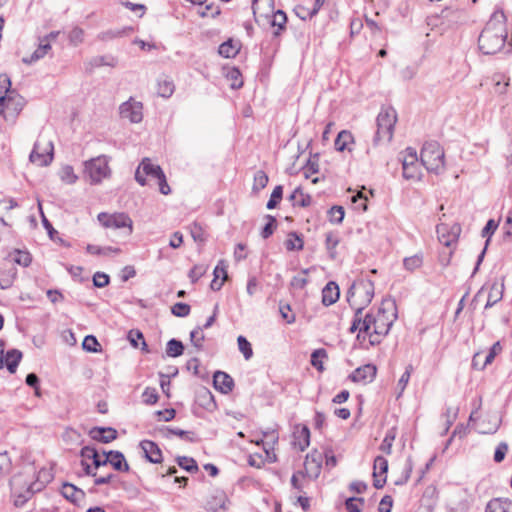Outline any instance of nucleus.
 <instances>
[{
	"mask_svg": "<svg viewBox=\"0 0 512 512\" xmlns=\"http://www.w3.org/2000/svg\"><path fill=\"white\" fill-rule=\"evenodd\" d=\"M365 316L364 331L368 333L369 343L372 346L378 345L397 319L396 304L392 300H383L375 312L370 311Z\"/></svg>",
	"mask_w": 512,
	"mask_h": 512,
	"instance_id": "nucleus-1",
	"label": "nucleus"
},
{
	"mask_svg": "<svg viewBox=\"0 0 512 512\" xmlns=\"http://www.w3.org/2000/svg\"><path fill=\"white\" fill-rule=\"evenodd\" d=\"M506 39L505 15L503 12H495L479 36V49L483 54L493 55L503 48Z\"/></svg>",
	"mask_w": 512,
	"mask_h": 512,
	"instance_id": "nucleus-2",
	"label": "nucleus"
},
{
	"mask_svg": "<svg viewBox=\"0 0 512 512\" xmlns=\"http://www.w3.org/2000/svg\"><path fill=\"white\" fill-rule=\"evenodd\" d=\"M51 469L42 468L34 481L24 479L22 474L15 475L10 480L11 492L16 507L23 506L36 492H40L53 480Z\"/></svg>",
	"mask_w": 512,
	"mask_h": 512,
	"instance_id": "nucleus-3",
	"label": "nucleus"
},
{
	"mask_svg": "<svg viewBox=\"0 0 512 512\" xmlns=\"http://www.w3.org/2000/svg\"><path fill=\"white\" fill-rule=\"evenodd\" d=\"M374 297V283L367 278H359L353 282L347 292V301L350 306L361 312L368 306Z\"/></svg>",
	"mask_w": 512,
	"mask_h": 512,
	"instance_id": "nucleus-4",
	"label": "nucleus"
},
{
	"mask_svg": "<svg viewBox=\"0 0 512 512\" xmlns=\"http://www.w3.org/2000/svg\"><path fill=\"white\" fill-rule=\"evenodd\" d=\"M422 165L436 174L441 173L445 167V153L437 141H427L420 153Z\"/></svg>",
	"mask_w": 512,
	"mask_h": 512,
	"instance_id": "nucleus-5",
	"label": "nucleus"
},
{
	"mask_svg": "<svg viewBox=\"0 0 512 512\" xmlns=\"http://www.w3.org/2000/svg\"><path fill=\"white\" fill-rule=\"evenodd\" d=\"M397 121L396 111L391 108H382L377 116V131L374 136V144L390 142L393 137L394 126Z\"/></svg>",
	"mask_w": 512,
	"mask_h": 512,
	"instance_id": "nucleus-6",
	"label": "nucleus"
},
{
	"mask_svg": "<svg viewBox=\"0 0 512 512\" xmlns=\"http://www.w3.org/2000/svg\"><path fill=\"white\" fill-rule=\"evenodd\" d=\"M54 146L52 141L38 139L30 153L29 159L37 166L43 167L49 165L53 160Z\"/></svg>",
	"mask_w": 512,
	"mask_h": 512,
	"instance_id": "nucleus-7",
	"label": "nucleus"
},
{
	"mask_svg": "<svg viewBox=\"0 0 512 512\" xmlns=\"http://www.w3.org/2000/svg\"><path fill=\"white\" fill-rule=\"evenodd\" d=\"M85 175L90 179L91 183H99L106 178L110 169L106 156H98L85 162Z\"/></svg>",
	"mask_w": 512,
	"mask_h": 512,
	"instance_id": "nucleus-8",
	"label": "nucleus"
},
{
	"mask_svg": "<svg viewBox=\"0 0 512 512\" xmlns=\"http://www.w3.org/2000/svg\"><path fill=\"white\" fill-rule=\"evenodd\" d=\"M97 218L101 225L105 228H128V234L132 233L133 222L126 213L109 214L106 212H101L98 214Z\"/></svg>",
	"mask_w": 512,
	"mask_h": 512,
	"instance_id": "nucleus-9",
	"label": "nucleus"
},
{
	"mask_svg": "<svg viewBox=\"0 0 512 512\" xmlns=\"http://www.w3.org/2000/svg\"><path fill=\"white\" fill-rule=\"evenodd\" d=\"M402 175L407 180L420 179L417 152L414 148L408 147L402 159Z\"/></svg>",
	"mask_w": 512,
	"mask_h": 512,
	"instance_id": "nucleus-10",
	"label": "nucleus"
},
{
	"mask_svg": "<svg viewBox=\"0 0 512 512\" xmlns=\"http://www.w3.org/2000/svg\"><path fill=\"white\" fill-rule=\"evenodd\" d=\"M24 106V99L15 90L0 96V114L5 116V110L13 116L20 113Z\"/></svg>",
	"mask_w": 512,
	"mask_h": 512,
	"instance_id": "nucleus-11",
	"label": "nucleus"
},
{
	"mask_svg": "<svg viewBox=\"0 0 512 512\" xmlns=\"http://www.w3.org/2000/svg\"><path fill=\"white\" fill-rule=\"evenodd\" d=\"M164 172L159 165L151 163L149 158H144L135 172V180L141 185H146V177L150 176L154 179H159L163 176Z\"/></svg>",
	"mask_w": 512,
	"mask_h": 512,
	"instance_id": "nucleus-12",
	"label": "nucleus"
},
{
	"mask_svg": "<svg viewBox=\"0 0 512 512\" xmlns=\"http://www.w3.org/2000/svg\"><path fill=\"white\" fill-rule=\"evenodd\" d=\"M436 231L440 243H442L446 247H449L453 243L457 242L461 232V227L459 224L448 226L447 224L442 223L437 225Z\"/></svg>",
	"mask_w": 512,
	"mask_h": 512,
	"instance_id": "nucleus-13",
	"label": "nucleus"
},
{
	"mask_svg": "<svg viewBox=\"0 0 512 512\" xmlns=\"http://www.w3.org/2000/svg\"><path fill=\"white\" fill-rule=\"evenodd\" d=\"M142 108V103L130 99L121 104L119 110L122 118H127L132 123H139L143 118Z\"/></svg>",
	"mask_w": 512,
	"mask_h": 512,
	"instance_id": "nucleus-14",
	"label": "nucleus"
},
{
	"mask_svg": "<svg viewBox=\"0 0 512 512\" xmlns=\"http://www.w3.org/2000/svg\"><path fill=\"white\" fill-rule=\"evenodd\" d=\"M377 369L372 364H366L355 369L350 375L349 379L355 383H369L376 377Z\"/></svg>",
	"mask_w": 512,
	"mask_h": 512,
	"instance_id": "nucleus-15",
	"label": "nucleus"
},
{
	"mask_svg": "<svg viewBox=\"0 0 512 512\" xmlns=\"http://www.w3.org/2000/svg\"><path fill=\"white\" fill-rule=\"evenodd\" d=\"M213 384L216 390L223 394H228L233 390V378L223 371H216L213 376Z\"/></svg>",
	"mask_w": 512,
	"mask_h": 512,
	"instance_id": "nucleus-16",
	"label": "nucleus"
},
{
	"mask_svg": "<svg viewBox=\"0 0 512 512\" xmlns=\"http://www.w3.org/2000/svg\"><path fill=\"white\" fill-rule=\"evenodd\" d=\"M140 446L144 452L145 458L151 463H161L162 461V452L159 446L150 440H143L140 443Z\"/></svg>",
	"mask_w": 512,
	"mask_h": 512,
	"instance_id": "nucleus-17",
	"label": "nucleus"
},
{
	"mask_svg": "<svg viewBox=\"0 0 512 512\" xmlns=\"http://www.w3.org/2000/svg\"><path fill=\"white\" fill-rule=\"evenodd\" d=\"M322 458V453L318 452L317 450L307 454L305 460V469L307 473H309L311 476H314L315 478L318 477L321 469Z\"/></svg>",
	"mask_w": 512,
	"mask_h": 512,
	"instance_id": "nucleus-18",
	"label": "nucleus"
},
{
	"mask_svg": "<svg viewBox=\"0 0 512 512\" xmlns=\"http://www.w3.org/2000/svg\"><path fill=\"white\" fill-rule=\"evenodd\" d=\"M364 321H366V316H363V312L360 311V309H356L354 312L352 324L349 328L350 333H354L358 331L357 334V340L358 341H364L366 337H368V333L364 331Z\"/></svg>",
	"mask_w": 512,
	"mask_h": 512,
	"instance_id": "nucleus-19",
	"label": "nucleus"
},
{
	"mask_svg": "<svg viewBox=\"0 0 512 512\" xmlns=\"http://www.w3.org/2000/svg\"><path fill=\"white\" fill-rule=\"evenodd\" d=\"M61 494L70 502L80 505L85 498L83 490L77 488L75 485L70 483H64L61 488Z\"/></svg>",
	"mask_w": 512,
	"mask_h": 512,
	"instance_id": "nucleus-20",
	"label": "nucleus"
},
{
	"mask_svg": "<svg viewBox=\"0 0 512 512\" xmlns=\"http://www.w3.org/2000/svg\"><path fill=\"white\" fill-rule=\"evenodd\" d=\"M340 296V290L336 282L330 281L322 289V303L325 306H331L337 302Z\"/></svg>",
	"mask_w": 512,
	"mask_h": 512,
	"instance_id": "nucleus-21",
	"label": "nucleus"
},
{
	"mask_svg": "<svg viewBox=\"0 0 512 512\" xmlns=\"http://www.w3.org/2000/svg\"><path fill=\"white\" fill-rule=\"evenodd\" d=\"M103 456H107L108 463L112 465V467L117 471H129V465L126 462V459L122 452L120 451H103Z\"/></svg>",
	"mask_w": 512,
	"mask_h": 512,
	"instance_id": "nucleus-22",
	"label": "nucleus"
},
{
	"mask_svg": "<svg viewBox=\"0 0 512 512\" xmlns=\"http://www.w3.org/2000/svg\"><path fill=\"white\" fill-rule=\"evenodd\" d=\"M485 512H512V501L495 498L488 502Z\"/></svg>",
	"mask_w": 512,
	"mask_h": 512,
	"instance_id": "nucleus-23",
	"label": "nucleus"
},
{
	"mask_svg": "<svg viewBox=\"0 0 512 512\" xmlns=\"http://www.w3.org/2000/svg\"><path fill=\"white\" fill-rule=\"evenodd\" d=\"M22 359V352L17 349L8 350L4 357V366L10 373H15Z\"/></svg>",
	"mask_w": 512,
	"mask_h": 512,
	"instance_id": "nucleus-24",
	"label": "nucleus"
},
{
	"mask_svg": "<svg viewBox=\"0 0 512 512\" xmlns=\"http://www.w3.org/2000/svg\"><path fill=\"white\" fill-rule=\"evenodd\" d=\"M503 289L504 285L503 283L494 282L491 287L488 294V299L485 304V308H490L494 306L497 302H499L503 297Z\"/></svg>",
	"mask_w": 512,
	"mask_h": 512,
	"instance_id": "nucleus-25",
	"label": "nucleus"
},
{
	"mask_svg": "<svg viewBox=\"0 0 512 512\" xmlns=\"http://www.w3.org/2000/svg\"><path fill=\"white\" fill-rule=\"evenodd\" d=\"M49 50H51L50 43L41 39L38 48L31 54L30 57H24L22 61L25 64H32L42 59L48 53Z\"/></svg>",
	"mask_w": 512,
	"mask_h": 512,
	"instance_id": "nucleus-26",
	"label": "nucleus"
},
{
	"mask_svg": "<svg viewBox=\"0 0 512 512\" xmlns=\"http://www.w3.org/2000/svg\"><path fill=\"white\" fill-rule=\"evenodd\" d=\"M132 30H133L132 27H124V28H121V29H109V30L100 32L97 35V38L100 41L107 42V41H111V40L116 39V38H121V37L127 35Z\"/></svg>",
	"mask_w": 512,
	"mask_h": 512,
	"instance_id": "nucleus-27",
	"label": "nucleus"
},
{
	"mask_svg": "<svg viewBox=\"0 0 512 512\" xmlns=\"http://www.w3.org/2000/svg\"><path fill=\"white\" fill-rule=\"evenodd\" d=\"M287 16L282 10H278L271 16L270 24L275 27L276 30L273 32L274 36H279L286 28Z\"/></svg>",
	"mask_w": 512,
	"mask_h": 512,
	"instance_id": "nucleus-28",
	"label": "nucleus"
},
{
	"mask_svg": "<svg viewBox=\"0 0 512 512\" xmlns=\"http://www.w3.org/2000/svg\"><path fill=\"white\" fill-rule=\"evenodd\" d=\"M17 275V269L10 266L7 269H0V287L1 289H8L12 286L14 279Z\"/></svg>",
	"mask_w": 512,
	"mask_h": 512,
	"instance_id": "nucleus-29",
	"label": "nucleus"
},
{
	"mask_svg": "<svg viewBox=\"0 0 512 512\" xmlns=\"http://www.w3.org/2000/svg\"><path fill=\"white\" fill-rule=\"evenodd\" d=\"M86 251L89 254L92 255H99V256H110L112 254H119L121 252L120 248L118 247H112V246H106V247H100L92 244H88L86 246Z\"/></svg>",
	"mask_w": 512,
	"mask_h": 512,
	"instance_id": "nucleus-30",
	"label": "nucleus"
},
{
	"mask_svg": "<svg viewBox=\"0 0 512 512\" xmlns=\"http://www.w3.org/2000/svg\"><path fill=\"white\" fill-rule=\"evenodd\" d=\"M290 200L293 202L294 206L298 205L300 207H308L312 202L311 196L305 194L300 187H297L293 191L290 195Z\"/></svg>",
	"mask_w": 512,
	"mask_h": 512,
	"instance_id": "nucleus-31",
	"label": "nucleus"
},
{
	"mask_svg": "<svg viewBox=\"0 0 512 512\" xmlns=\"http://www.w3.org/2000/svg\"><path fill=\"white\" fill-rule=\"evenodd\" d=\"M238 52L239 47L232 39L223 42L218 48V53L225 58L235 57Z\"/></svg>",
	"mask_w": 512,
	"mask_h": 512,
	"instance_id": "nucleus-32",
	"label": "nucleus"
},
{
	"mask_svg": "<svg viewBox=\"0 0 512 512\" xmlns=\"http://www.w3.org/2000/svg\"><path fill=\"white\" fill-rule=\"evenodd\" d=\"M285 248L288 251L302 250L304 243L302 238L296 232H290L284 242Z\"/></svg>",
	"mask_w": 512,
	"mask_h": 512,
	"instance_id": "nucleus-33",
	"label": "nucleus"
},
{
	"mask_svg": "<svg viewBox=\"0 0 512 512\" xmlns=\"http://www.w3.org/2000/svg\"><path fill=\"white\" fill-rule=\"evenodd\" d=\"M184 352V345L180 340L170 339L166 344V354L169 357H179Z\"/></svg>",
	"mask_w": 512,
	"mask_h": 512,
	"instance_id": "nucleus-34",
	"label": "nucleus"
},
{
	"mask_svg": "<svg viewBox=\"0 0 512 512\" xmlns=\"http://www.w3.org/2000/svg\"><path fill=\"white\" fill-rule=\"evenodd\" d=\"M353 141L352 134L349 131L343 130L341 131L336 139H335V148L338 151H344L345 149H349L348 145Z\"/></svg>",
	"mask_w": 512,
	"mask_h": 512,
	"instance_id": "nucleus-35",
	"label": "nucleus"
},
{
	"mask_svg": "<svg viewBox=\"0 0 512 512\" xmlns=\"http://www.w3.org/2000/svg\"><path fill=\"white\" fill-rule=\"evenodd\" d=\"M327 357L328 355L325 349H316L311 354V365L318 371L322 372L324 370L323 359H326Z\"/></svg>",
	"mask_w": 512,
	"mask_h": 512,
	"instance_id": "nucleus-36",
	"label": "nucleus"
},
{
	"mask_svg": "<svg viewBox=\"0 0 512 512\" xmlns=\"http://www.w3.org/2000/svg\"><path fill=\"white\" fill-rule=\"evenodd\" d=\"M174 84L171 80H159L157 84V93L163 98H169L174 92Z\"/></svg>",
	"mask_w": 512,
	"mask_h": 512,
	"instance_id": "nucleus-37",
	"label": "nucleus"
},
{
	"mask_svg": "<svg viewBox=\"0 0 512 512\" xmlns=\"http://www.w3.org/2000/svg\"><path fill=\"white\" fill-rule=\"evenodd\" d=\"M339 244V237L337 234L333 232H329L326 234L325 246L329 253L330 258H336V247Z\"/></svg>",
	"mask_w": 512,
	"mask_h": 512,
	"instance_id": "nucleus-38",
	"label": "nucleus"
},
{
	"mask_svg": "<svg viewBox=\"0 0 512 512\" xmlns=\"http://www.w3.org/2000/svg\"><path fill=\"white\" fill-rule=\"evenodd\" d=\"M82 348L87 352L96 353L101 351V345L94 335H87L83 342Z\"/></svg>",
	"mask_w": 512,
	"mask_h": 512,
	"instance_id": "nucleus-39",
	"label": "nucleus"
},
{
	"mask_svg": "<svg viewBox=\"0 0 512 512\" xmlns=\"http://www.w3.org/2000/svg\"><path fill=\"white\" fill-rule=\"evenodd\" d=\"M396 437L395 429L392 428L386 432V435L380 445V450L386 454H391L392 445Z\"/></svg>",
	"mask_w": 512,
	"mask_h": 512,
	"instance_id": "nucleus-40",
	"label": "nucleus"
},
{
	"mask_svg": "<svg viewBox=\"0 0 512 512\" xmlns=\"http://www.w3.org/2000/svg\"><path fill=\"white\" fill-rule=\"evenodd\" d=\"M177 463L178 465L186 470L187 472L194 473L198 471V465L197 462L190 457L186 456H179L177 457Z\"/></svg>",
	"mask_w": 512,
	"mask_h": 512,
	"instance_id": "nucleus-41",
	"label": "nucleus"
},
{
	"mask_svg": "<svg viewBox=\"0 0 512 512\" xmlns=\"http://www.w3.org/2000/svg\"><path fill=\"white\" fill-rule=\"evenodd\" d=\"M283 197V187L281 185H277L270 196V199L268 200L266 207L267 209H274L277 207L279 202L281 201Z\"/></svg>",
	"mask_w": 512,
	"mask_h": 512,
	"instance_id": "nucleus-42",
	"label": "nucleus"
},
{
	"mask_svg": "<svg viewBox=\"0 0 512 512\" xmlns=\"http://www.w3.org/2000/svg\"><path fill=\"white\" fill-rule=\"evenodd\" d=\"M237 343L238 348L242 352L244 358L246 360H249L253 355V350L250 342L244 336H239L237 338Z\"/></svg>",
	"mask_w": 512,
	"mask_h": 512,
	"instance_id": "nucleus-43",
	"label": "nucleus"
},
{
	"mask_svg": "<svg viewBox=\"0 0 512 512\" xmlns=\"http://www.w3.org/2000/svg\"><path fill=\"white\" fill-rule=\"evenodd\" d=\"M268 181H269V179H268L267 174L262 170H258L254 174L253 190L259 191V190L265 188L268 184Z\"/></svg>",
	"mask_w": 512,
	"mask_h": 512,
	"instance_id": "nucleus-44",
	"label": "nucleus"
},
{
	"mask_svg": "<svg viewBox=\"0 0 512 512\" xmlns=\"http://www.w3.org/2000/svg\"><path fill=\"white\" fill-rule=\"evenodd\" d=\"M172 435L178 436L190 442L194 440L193 433L190 431H185L179 428H166L165 437H171Z\"/></svg>",
	"mask_w": 512,
	"mask_h": 512,
	"instance_id": "nucleus-45",
	"label": "nucleus"
},
{
	"mask_svg": "<svg viewBox=\"0 0 512 512\" xmlns=\"http://www.w3.org/2000/svg\"><path fill=\"white\" fill-rule=\"evenodd\" d=\"M266 219L268 222L266 223V225L263 227V229L261 231V236L264 239L269 238L274 233V230L277 227V221L274 216L266 215Z\"/></svg>",
	"mask_w": 512,
	"mask_h": 512,
	"instance_id": "nucleus-46",
	"label": "nucleus"
},
{
	"mask_svg": "<svg viewBox=\"0 0 512 512\" xmlns=\"http://www.w3.org/2000/svg\"><path fill=\"white\" fill-rule=\"evenodd\" d=\"M388 471V461L383 456H377L374 459L373 465V473H378L379 475L386 476Z\"/></svg>",
	"mask_w": 512,
	"mask_h": 512,
	"instance_id": "nucleus-47",
	"label": "nucleus"
},
{
	"mask_svg": "<svg viewBox=\"0 0 512 512\" xmlns=\"http://www.w3.org/2000/svg\"><path fill=\"white\" fill-rule=\"evenodd\" d=\"M501 349L502 348L499 342L494 343L489 349V352L484 356L483 363L479 368L484 369L487 365L491 364L495 356L501 351Z\"/></svg>",
	"mask_w": 512,
	"mask_h": 512,
	"instance_id": "nucleus-48",
	"label": "nucleus"
},
{
	"mask_svg": "<svg viewBox=\"0 0 512 512\" xmlns=\"http://www.w3.org/2000/svg\"><path fill=\"white\" fill-rule=\"evenodd\" d=\"M190 339L192 344L197 348V350L202 349L205 336L202 333V328L200 326L196 327L194 330L191 331Z\"/></svg>",
	"mask_w": 512,
	"mask_h": 512,
	"instance_id": "nucleus-49",
	"label": "nucleus"
},
{
	"mask_svg": "<svg viewBox=\"0 0 512 512\" xmlns=\"http://www.w3.org/2000/svg\"><path fill=\"white\" fill-rule=\"evenodd\" d=\"M364 499L359 497H350L345 501V507L348 512H361V506L364 505Z\"/></svg>",
	"mask_w": 512,
	"mask_h": 512,
	"instance_id": "nucleus-50",
	"label": "nucleus"
},
{
	"mask_svg": "<svg viewBox=\"0 0 512 512\" xmlns=\"http://www.w3.org/2000/svg\"><path fill=\"white\" fill-rule=\"evenodd\" d=\"M159 399L157 390L152 387H147L142 393V400L147 405L156 404Z\"/></svg>",
	"mask_w": 512,
	"mask_h": 512,
	"instance_id": "nucleus-51",
	"label": "nucleus"
},
{
	"mask_svg": "<svg viewBox=\"0 0 512 512\" xmlns=\"http://www.w3.org/2000/svg\"><path fill=\"white\" fill-rule=\"evenodd\" d=\"M208 270V266L205 264L195 265L189 272V278L192 283L197 282Z\"/></svg>",
	"mask_w": 512,
	"mask_h": 512,
	"instance_id": "nucleus-52",
	"label": "nucleus"
},
{
	"mask_svg": "<svg viewBox=\"0 0 512 512\" xmlns=\"http://www.w3.org/2000/svg\"><path fill=\"white\" fill-rule=\"evenodd\" d=\"M13 261L23 267H28L31 264L32 258L27 251L15 250Z\"/></svg>",
	"mask_w": 512,
	"mask_h": 512,
	"instance_id": "nucleus-53",
	"label": "nucleus"
},
{
	"mask_svg": "<svg viewBox=\"0 0 512 512\" xmlns=\"http://www.w3.org/2000/svg\"><path fill=\"white\" fill-rule=\"evenodd\" d=\"M60 178L62 181L68 184H74L78 179V177L74 173L73 167L69 165L61 169Z\"/></svg>",
	"mask_w": 512,
	"mask_h": 512,
	"instance_id": "nucleus-54",
	"label": "nucleus"
},
{
	"mask_svg": "<svg viewBox=\"0 0 512 512\" xmlns=\"http://www.w3.org/2000/svg\"><path fill=\"white\" fill-rule=\"evenodd\" d=\"M422 257L420 255H413L411 257H406L403 261V265L405 269L409 271H414L422 265Z\"/></svg>",
	"mask_w": 512,
	"mask_h": 512,
	"instance_id": "nucleus-55",
	"label": "nucleus"
},
{
	"mask_svg": "<svg viewBox=\"0 0 512 512\" xmlns=\"http://www.w3.org/2000/svg\"><path fill=\"white\" fill-rule=\"evenodd\" d=\"M344 208L342 206H333L329 210L330 222L340 224L344 219Z\"/></svg>",
	"mask_w": 512,
	"mask_h": 512,
	"instance_id": "nucleus-56",
	"label": "nucleus"
},
{
	"mask_svg": "<svg viewBox=\"0 0 512 512\" xmlns=\"http://www.w3.org/2000/svg\"><path fill=\"white\" fill-rule=\"evenodd\" d=\"M12 462L6 451L0 452V476L8 474L11 471Z\"/></svg>",
	"mask_w": 512,
	"mask_h": 512,
	"instance_id": "nucleus-57",
	"label": "nucleus"
},
{
	"mask_svg": "<svg viewBox=\"0 0 512 512\" xmlns=\"http://www.w3.org/2000/svg\"><path fill=\"white\" fill-rule=\"evenodd\" d=\"M84 40V30L80 27H74L69 33V41L72 45L77 46Z\"/></svg>",
	"mask_w": 512,
	"mask_h": 512,
	"instance_id": "nucleus-58",
	"label": "nucleus"
},
{
	"mask_svg": "<svg viewBox=\"0 0 512 512\" xmlns=\"http://www.w3.org/2000/svg\"><path fill=\"white\" fill-rule=\"evenodd\" d=\"M171 312L177 317H186L190 313V306L186 303L178 302L172 306Z\"/></svg>",
	"mask_w": 512,
	"mask_h": 512,
	"instance_id": "nucleus-59",
	"label": "nucleus"
},
{
	"mask_svg": "<svg viewBox=\"0 0 512 512\" xmlns=\"http://www.w3.org/2000/svg\"><path fill=\"white\" fill-rule=\"evenodd\" d=\"M279 312L282 316V318L288 323V324H292L295 322V315L290 313L291 312V307L289 304H286V303H282L280 302L279 304Z\"/></svg>",
	"mask_w": 512,
	"mask_h": 512,
	"instance_id": "nucleus-60",
	"label": "nucleus"
},
{
	"mask_svg": "<svg viewBox=\"0 0 512 512\" xmlns=\"http://www.w3.org/2000/svg\"><path fill=\"white\" fill-rule=\"evenodd\" d=\"M261 286L256 276H249L247 285H246V292L247 294L252 297L254 296L259 290Z\"/></svg>",
	"mask_w": 512,
	"mask_h": 512,
	"instance_id": "nucleus-61",
	"label": "nucleus"
},
{
	"mask_svg": "<svg viewBox=\"0 0 512 512\" xmlns=\"http://www.w3.org/2000/svg\"><path fill=\"white\" fill-rule=\"evenodd\" d=\"M507 452H508V444L506 442L499 443L494 452V457H493L494 461L496 463L502 462L504 460Z\"/></svg>",
	"mask_w": 512,
	"mask_h": 512,
	"instance_id": "nucleus-62",
	"label": "nucleus"
},
{
	"mask_svg": "<svg viewBox=\"0 0 512 512\" xmlns=\"http://www.w3.org/2000/svg\"><path fill=\"white\" fill-rule=\"evenodd\" d=\"M201 17H213L215 18L220 14V8L214 4L206 5L201 11L198 12Z\"/></svg>",
	"mask_w": 512,
	"mask_h": 512,
	"instance_id": "nucleus-63",
	"label": "nucleus"
},
{
	"mask_svg": "<svg viewBox=\"0 0 512 512\" xmlns=\"http://www.w3.org/2000/svg\"><path fill=\"white\" fill-rule=\"evenodd\" d=\"M93 284L98 288H103L109 284V276L103 272H96L93 276Z\"/></svg>",
	"mask_w": 512,
	"mask_h": 512,
	"instance_id": "nucleus-64",
	"label": "nucleus"
}]
</instances>
